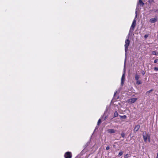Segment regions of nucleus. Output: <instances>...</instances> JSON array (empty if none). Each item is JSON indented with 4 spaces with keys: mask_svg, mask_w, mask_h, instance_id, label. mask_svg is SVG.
Returning <instances> with one entry per match:
<instances>
[{
    "mask_svg": "<svg viewBox=\"0 0 158 158\" xmlns=\"http://www.w3.org/2000/svg\"><path fill=\"white\" fill-rule=\"evenodd\" d=\"M137 7L136 9V11L135 12V19L133 20L132 23L131 24V27H130V31H129L128 35H131L132 34L133 32V31L134 28L135 26L136 21L135 20V19L136 18L137 16Z\"/></svg>",
    "mask_w": 158,
    "mask_h": 158,
    "instance_id": "f257e3e1",
    "label": "nucleus"
},
{
    "mask_svg": "<svg viewBox=\"0 0 158 158\" xmlns=\"http://www.w3.org/2000/svg\"><path fill=\"white\" fill-rule=\"evenodd\" d=\"M143 137L144 141L146 143L147 140L150 142V135L148 133L144 132L143 133Z\"/></svg>",
    "mask_w": 158,
    "mask_h": 158,
    "instance_id": "f03ea898",
    "label": "nucleus"
},
{
    "mask_svg": "<svg viewBox=\"0 0 158 158\" xmlns=\"http://www.w3.org/2000/svg\"><path fill=\"white\" fill-rule=\"evenodd\" d=\"M130 42V41L128 39L126 40L125 41V60L124 64H125L126 61V52H127L128 50V48ZM124 65H125V64H124Z\"/></svg>",
    "mask_w": 158,
    "mask_h": 158,
    "instance_id": "7ed1b4c3",
    "label": "nucleus"
},
{
    "mask_svg": "<svg viewBox=\"0 0 158 158\" xmlns=\"http://www.w3.org/2000/svg\"><path fill=\"white\" fill-rule=\"evenodd\" d=\"M138 98H131L128 99L127 102L129 103H133L135 102L137 100Z\"/></svg>",
    "mask_w": 158,
    "mask_h": 158,
    "instance_id": "20e7f679",
    "label": "nucleus"
},
{
    "mask_svg": "<svg viewBox=\"0 0 158 158\" xmlns=\"http://www.w3.org/2000/svg\"><path fill=\"white\" fill-rule=\"evenodd\" d=\"M125 68H124V73L122 76V78H121V85H123L124 83V81H125Z\"/></svg>",
    "mask_w": 158,
    "mask_h": 158,
    "instance_id": "39448f33",
    "label": "nucleus"
},
{
    "mask_svg": "<svg viewBox=\"0 0 158 158\" xmlns=\"http://www.w3.org/2000/svg\"><path fill=\"white\" fill-rule=\"evenodd\" d=\"M64 157L65 158H71L72 157V154L70 152H67L64 154Z\"/></svg>",
    "mask_w": 158,
    "mask_h": 158,
    "instance_id": "423d86ee",
    "label": "nucleus"
},
{
    "mask_svg": "<svg viewBox=\"0 0 158 158\" xmlns=\"http://www.w3.org/2000/svg\"><path fill=\"white\" fill-rule=\"evenodd\" d=\"M157 16L156 17L154 18L151 19L149 20V22L152 23H155L157 21Z\"/></svg>",
    "mask_w": 158,
    "mask_h": 158,
    "instance_id": "0eeeda50",
    "label": "nucleus"
},
{
    "mask_svg": "<svg viewBox=\"0 0 158 158\" xmlns=\"http://www.w3.org/2000/svg\"><path fill=\"white\" fill-rule=\"evenodd\" d=\"M140 127V126L139 125H137L134 128V132H135L137 131L139 129Z\"/></svg>",
    "mask_w": 158,
    "mask_h": 158,
    "instance_id": "6e6552de",
    "label": "nucleus"
},
{
    "mask_svg": "<svg viewBox=\"0 0 158 158\" xmlns=\"http://www.w3.org/2000/svg\"><path fill=\"white\" fill-rule=\"evenodd\" d=\"M108 132L110 133H114L115 132V131L113 129H110L108 130Z\"/></svg>",
    "mask_w": 158,
    "mask_h": 158,
    "instance_id": "1a4fd4ad",
    "label": "nucleus"
},
{
    "mask_svg": "<svg viewBox=\"0 0 158 158\" xmlns=\"http://www.w3.org/2000/svg\"><path fill=\"white\" fill-rule=\"evenodd\" d=\"M139 4H140L141 6H143L144 5V3L142 2L141 0H139V2L138 3L137 5V7L138 6V5Z\"/></svg>",
    "mask_w": 158,
    "mask_h": 158,
    "instance_id": "9d476101",
    "label": "nucleus"
},
{
    "mask_svg": "<svg viewBox=\"0 0 158 158\" xmlns=\"http://www.w3.org/2000/svg\"><path fill=\"white\" fill-rule=\"evenodd\" d=\"M139 78H140L139 75L137 73H136L135 75V80L136 81L138 80L139 79Z\"/></svg>",
    "mask_w": 158,
    "mask_h": 158,
    "instance_id": "9b49d317",
    "label": "nucleus"
},
{
    "mask_svg": "<svg viewBox=\"0 0 158 158\" xmlns=\"http://www.w3.org/2000/svg\"><path fill=\"white\" fill-rule=\"evenodd\" d=\"M118 114L117 112V111H115L114 113V117L115 118L117 117L118 116Z\"/></svg>",
    "mask_w": 158,
    "mask_h": 158,
    "instance_id": "f8f14e48",
    "label": "nucleus"
},
{
    "mask_svg": "<svg viewBox=\"0 0 158 158\" xmlns=\"http://www.w3.org/2000/svg\"><path fill=\"white\" fill-rule=\"evenodd\" d=\"M136 82V84L137 85H140L142 83V82L140 81L137 80Z\"/></svg>",
    "mask_w": 158,
    "mask_h": 158,
    "instance_id": "ddd939ff",
    "label": "nucleus"
},
{
    "mask_svg": "<svg viewBox=\"0 0 158 158\" xmlns=\"http://www.w3.org/2000/svg\"><path fill=\"white\" fill-rule=\"evenodd\" d=\"M119 116L121 118H123L124 119H126L127 118V116L125 115L123 116L119 115Z\"/></svg>",
    "mask_w": 158,
    "mask_h": 158,
    "instance_id": "4468645a",
    "label": "nucleus"
},
{
    "mask_svg": "<svg viewBox=\"0 0 158 158\" xmlns=\"http://www.w3.org/2000/svg\"><path fill=\"white\" fill-rule=\"evenodd\" d=\"M123 152H122V151L120 152L118 154V156H122L123 155Z\"/></svg>",
    "mask_w": 158,
    "mask_h": 158,
    "instance_id": "2eb2a0df",
    "label": "nucleus"
},
{
    "mask_svg": "<svg viewBox=\"0 0 158 158\" xmlns=\"http://www.w3.org/2000/svg\"><path fill=\"white\" fill-rule=\"evenodd\" d=\"M129 155L128 154H127L125 155L124 156V158H127L129 157Z\"/></svg>",
    "mask_w": 158,
    "mask_h": 158,
    "instance_id": "dca6fc26",
    "label": "nucleus"
},
{
    "mask_svg": "<svg viewBox=\"0 0 158 158\" xmlns=\"http://www.w3.org/2000/svg\"><path fill=\"white\" fill-rule=\"evenodd\" d=\"M152 91V89H151L146 92V94H149Z\"/></svg>",
    "mask_w": 158,
    "mask_h": 158,
    "instance_id": "f3484780",
    "label": "nucleus"
},
{
    "mask_svg": "<svg viewBox=\"0 0 158 158\" xmlns=\"http://www.w3.org/2000/svg\"><path fill=\"white\" fill-rule=\"evenodd\" d=\"M121 136L123 138H124L125 136V133H124L122 132L121 133Z\"/></svg>",
    "mask_w": 158,
    "mask_h": 158,
    "instance_id": "a211bd4d",
    "label": "nucleus"
},
{
    "mask_svg": "<svg viewBox=\"0 0 158 158\" xmlns=\"http://www.w3.org/2000/svg\"><path fill=\"white\" fill-rule=\"evenodd\" d=\"M152 54L153 55H156V53L155 51H152Z\"/></svg>",
    "mask_w": 158,
    "mask_h": 158,
    "instance_id": "6ab92c4d",
    "label": "nucleus"
},
{
    "mask_svg": "<svg viewBox=\"0 0 158 158\" xmlns=\"http://www.w3.org/2000/svg\"><path fill=\"white\" fill-rule=\"evenodd\" d=\"M148 36H149L148 34H146V35L144 36V38H147V37H148Z\"/></svg>",
    "mask_w": 158,
    "mask_h": 158,
    "instance_id": "aec40b11",
    "label": "nucleus"
},
{
    "mask_svg": "<svg viewBox=\"0 0 158 158\" xmlns=\"http://www.w3.org/2000/svg\"><path fill=\"white\" fill-rule=\"evenodd\" d=\"M101 121L100 119H99L98 122V125L101 123Z\"/></svg>",
    "mask_w": 158,
    "mask_h": 158,
    "instance_id": "412c9836",
    "label": "nucleus"
},
{
    "mask_svg": "<svg viewBox=\"0 0 158 158\" xmlns=\"http://www.w3.org/2000/svg\"><path fill=\"white\" fill-rule=\"evenodd\" d=\"M154 70L156 71H157L158 70V68L156 67H155Z\"/></svg>",
    "mask_w": 158,
    "mask_h": 158,
    "instance_id": "4be33fe9",
    "label": "nucleus"
},
{
    "mask_svg": "<svg viewBox=\"0 0 158 158\" xmlns=\"http://www.w3.org/2000/svg\"><path fill=\"white\" fill-rule=\"evenodd\" d=\"M141 73L142 75H144L145 74V73L144 71H142L141 72Z\"/></svg>",
    "mask_w": 158,
    "mask_h": 158,
    "instance_id": "5701e85b",
    "label": "nucleus"
},
{
    "mask_svg": "<svg viewBox=\"0 0 158 158\" xmlns=\"http://www.w3.org/2000/svg\"><path fill=\"white\" fill-rule=\"evenodd\" d=\"M158 59H156L154 60V63H156L157 62V61H158Z\"/></svg>",
    "mask_w": 158,
    "mask_h": 158,
    "instance_id": "b1692460",
    "label": "nucleus"
},
{
    "mask_svg": "<svg viewBox=\"0 0 158 158\" xmlns=\"http://www.w3.org/2000/svg\"><path fill=\"white\" fill-rule=\"evenodd\" d=\"M109 148H110V147L109 146H107L106 148V150H108L109 149Z\"/></svg>",
    "mask_w": 158,
    "mask_h": 158,
    "instance_id": "393cba45",
    "label": "nucleus"
},
{
    "mask_svg": "<svg viewBox=\"0 0 158 158\" xmlns=\"http://www.w3.org/2000/svg\"><path fill=\"white\" fill-rule=\"evenodd\" d=\"M156 158H158V153H157V156Z\"/></svg>",
    "mask_w": 158,
    "mask_h": 158,
    "instance_id": "a878e982",
    "label": "nucleus"
},
{
    "mask_svg": "<svg viewBox=\"0 0 158 158\" xmlns=\"http://www.w3.org/2000/svg\"><path fill=\"white\" fill-rule=\"evenodd\" d=\"M116 93H117V92H115L114 93V95H115V94H116Z\"/></svg>",
    "mask_w": 158,
    "mask_h": 158,
    "instance_id": "bb28decb",
    "label": "nucleus"
},
{
    "mask_svg": "<svg viewBox=\"0 0 158 158\" xmlns=\"http://www.w3.org/2000/svg\"><path fill=\"white\" fill-rule=\"evenodd\" d=\"M157 11V10H155V12H156Z\"/></svg>",
    "mask_w": 158,
    "mask_h": 158,
    "instance_id": "cd10ccee",
    "label": "nucleus"
},
{
    "mask_svg": "<svg viewBox=\"0 0 158 158\" xmlns=\"http://www.w3.org/2000/svg\"><path fill=\"white\" fill-rule=\"evenodd\" d=\"M148 2H149V3H150V1H149Z\"/></svg>",
    "mask_w": 158,
    "mask_h": 158,
    "instance_id": "c85d7f7f",
    "label": "nucleus"
}]
</instances>
